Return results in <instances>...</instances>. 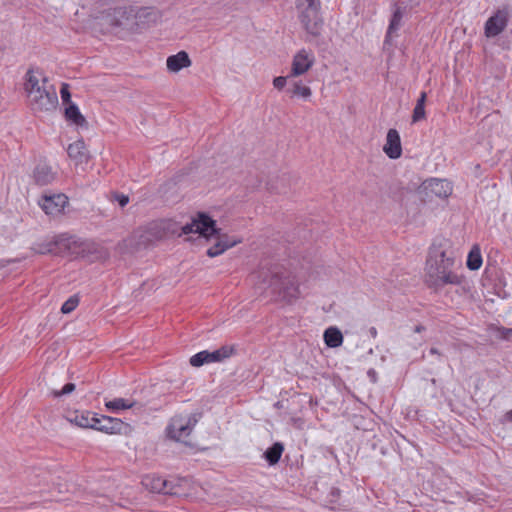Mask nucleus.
<instances>
[{
  "label": "nucleus",
  "mask_w": 512,
  "mask_h": 512,
  "mask_svg": "<svg viewBox=\"0 0 512 512\" xmlns=\"http://www.w3.org/2000/svg\"><path fill=\"white\" fill-rule=\"evenodd\" d=\"M461 262L456 259L454 251L443 244H433L426 261V283L435 290L446 285H460L463 276L458 274Z\"/></svg>",
  "instance_id": "nucleus-1"
},
{
  "label": "nucleus",
  "mask_w": 512,
  "mask_h": 512,
  "mask_svg": "<svg viewBox=\"0 0 512 512\" xmlns=\"http://www.w3.org/2000/svg\"><path fill=\"white\" fill-rule=\"evenodd\" d=\"M252 280L255 289L259 293L270 291L272 295L278 296L289 303L296 300L300 295L295 277L282 271V268L278 265L260 267L258 271L252 274Z\"/></svg>",
  "instance_id": "nucleus-2"
},
{
  "label": "nucleus",
  "mask_w": 512,
  "mask_h": 512,
  "mask_svg": "<svg viewBox=\"0 0 512 512\" xmlns=\"http://www.w3.org/2000/svg\"><path fill=\"white\" fill-rule=\"evenodd\" d=\"M25 91L32 110L50 112L58 106V96L55 87L49 84L47 77H39L33 70L26 73Z\"/></svg>",
  "instance_id": "nucleus-3"
},
{
  "label": "nucleus",
  "mask_w": 512,
  "mask_h": 512,
  "mask_svg": "<svg viewBox=\"0 0 512 512\" xmlns=\"http://www.w3.org/2000/svg\"><path fill=\"white\" fill-rule=\"evenodd\" d=\"M297 7L300 9V22L306 32L314 37L319 36L323 27L319 1L297 0Z\"/></svg>",
  "instance_id": "nucleus-4"
},
{
  "label": "nucleus",
  "mask_w": 512,
  "mask_h": 512,
  "mask_svg": "<svg viewBox=\"0 0 512 512\" xmlns=\"http://www.w3.org/2000/svg\"><path fill=\"white\" fill-rule=\"evenodd\" d=\"M147 9H140L135 12L133 8L118 7L108 14L107 20L113 27H122L127 30H134L138 26L137 18L146 17Z\"/></svg>",
  "instance_id": "nucleus-5"
},
{
  "label": "nucleus",
  "mask_w": 512,
  "mask_h": 512,
  "mask_svg": "<svg viewBox=\"0 0 512 512\" xmlns=\"http://www.w3.org/2000/svg\"><path fill=\"white\" fill-rule=\"evenodd\" d=\"M453 191L451 182L446 179L431 178L425 180L419 187L418 193L423 201L434 198L447 199Z\"/></svg>",
  "instance_id": "nucleus-6"
},
{
  "label": "nucleus",
  "mask_w": 512,
  "mask_h": 512,
  "mask_svg": "<svg viewBox=\"0 0 512 512\" xmlns=\"http://www.w3.org/2000/svg\"><path fill=\"white\" fill-rule=\"evenodd\" d=\"M197 422L196 415H176L166 428L167 435L173 440L182 441L191 434Z\"/></svg>",
  "instance_id": "nucleus-7"
},
{
  "label": "nucleus",
  "mask_w": 512,
  "mask_h": 512,
  "mask_svg": "<svg viewBox=\"0 0 512 512\" xmlns=\"http://www.w3.org/2000/svg\"><path fill=\"white\" fill-rule=\"evenodd\" d=\"M181 230L183 234L198 233L207 239L218 234L215 221L204 213H200L191 223L182 226Z\"/></svg>",
  "instance_id": "nucleus-8"
},
{
  "label": "nucleus",
  "mask_w": 512,
  "mask_h": 512,
  "mask_svg": "<svg viewBox=\"0 0 512 512\" xmlns=\"http://www.w3.org/2000/svg\"><path fill=\"white\" fill-rule=\"evenodd\" d=\"M233 351L234 349L231 346H222L221 348L212 352L204 350L193 355L190 358L189 363L193 367H200L207 363L220 362L229 358Z\"/></svg>",
  "instance_id": "nucleus-9"
},
{
  "label": "nucleus",
  "mask_w": 512,
  "mask_h": 512,
  "mask_svg": "<svg viewBox=\"0 0 512 512\" xmlns=\"http://www.w3.org/2000/svg\"><path fill=\"white\" fill-rule=\"evenodd\" d=\"M509 22V12L506 8L498 9L490 16L484 26V34L487 38H493L501 34Z\"/></svg>",
  "instance_id": "nucleus-10"
},
{
  "label": "nucleus",
  "mask_w": 512,
  "mask_h": 512,
  "mask_svg": "<svg viewBox=\"0 0 512 512\" xmlns=\"http://www.w3.org/2000/svg\"><path fill=\"white\" fill-rule=\"evenodd\" d=\"M314 61L315 58L311 52L301 49L293 57L290 76L303 75L313 66Z\"/></svg>",
  "instance_id": "nucleus-11"
},
{
  "label": "nucleus",
  "mask_w": 512,
  "mask_h": 512,
  "mask_svg": "<svg viewBox=\"0 0 512 512\" xmlns=\"http://www.w3.org/2000/svg\"><path fill=\"white\" fill-rule=\"evenodd\" d=\"M54 255L65 256L76 253L79 247L78 240L68 234L57 235L52 238Z\"/></svg>",
  "instance_id": "nucleus-12"
},
{
  "label": "nucleus",
  "mask_w": 512,
  "mask_h": 512,
  "mask_svg": "<svg viewBox=\"0 0 512 512\" xmlns=\"http://www.w3.org/2000/svg\"><path fill=\"white\" fill-rule=\"evenodd\" d=\"M127 428L128 425L123 421L109 416H97L94 421V429L107 434H121Z\"/></svg>",
  "instance_id": "nucleus-13"
},
{
  "label": "nucleus",
  "mask_w": 512,
  "mask_h": 512,
  "mask_svg": "<svg viewBox=\"0 0 512 512\" xmlns=\"http://www.w3.org/2000/svg\"><path fill=\"white\" fill-rule=\"evenodd\" d=\"M67 203L68 198L64 194L44 195L39 202L43 211L53 216L60 214Z\"/></svg>",
  "instance_id": "nucleus-14"
},
{
  "label": "nucleus",
  "mask_w": 512,
  "mask_h": 512,
  "mask_svg": "<svg viewBox=\"0 0 512 512\" xmlns=\"http://www.w3.org/2000/svg\"><path fill=\"white\" fill-rule=\"evenodd\" d=\"M142 485L151 492L173 494L171 482L157 475H147L142 479Z\"/></svg>",
  "instance_id": "nucleus-15"
},
{
  "label": "nucleus",
  "mask_w": 512,
  "mask_h": 512,
  "mask_svg": "<svg viewBox=\"0 0 512 512\" xmlns=\"http://www.w3.org/2000/svg\"><path fill=\"white\" fill-rule=\"evenodd\" d=\"M385 154L390 159H398L402 154L400 135L396 129H389L386 136V143L383 147Z\"/></svg>",
  "instance_id": "nucleus-16"
},
{
  "label": "nucleus",
  "mask_w": 512,
  "mask_h": 512,
  "mask_svg": "<svg viewBox=\"0 0 512 512\" xmlns=\"http://www.w3.org/2000/svg\"><path fill=\"white\" fill-rule=\"evenodd\" d=\"M166 65L170 72H179L181 69L189 67L191 60L187 52L180 51L175 55L169 56Z\"/></svg>",
  "instance_id": "nucleus-17"
},
{
  "label": "nucleus",
  "mask_w": 512,
  "mask_h": 512,
  "mask_svg": "<svg viewBox=\"0 0 512 512\" xmlns=\"http://www.w3.org/2000/svg\"><path fill=\"white\" fill-rule=\"evenodd\" d=\"M34 179L39 185H47L55 179V173L47 164H38L34 170Z\"/></svg>",
  "instance_id": "nucleus-18"
},
{
  "label": "nucleus",
  "mask_w": 512,
  "mask_h": 512,
  "mask_svg": "<svg viewBox=\"0 0 512 512\" xmlns=\"http://www.w3.org/2000/svg\"><path fill=\"white\" fill-rule=\"evenodd\" d=\"M67 153L77 164H81L87 160L85 143L82 140L71 143L67 148Z\"/></svg>",
  "instance_id": "nucleus-19"
},
{
  "label": "nucleus",
  "mask_w": 512,
  "mask_h": 512,
  "mask_svg": "<svg viewBox=\"0 0 512 512\" xmlns=\"http://www.w3.org/2000/svg\"><path fill=\"white\" fill-rule=\"evenodd\" d=\"M238 241H231L228 237H217V242L207 250V255L211 258L224 253L227 249L232 248Z\"/></svg>",
  "instance_id": "nucleus-20"
},
{
  "label": "nucleus",
  "mask_w": 512,
  "mask_h": 512,
  "mask_svg": "<svg viewBox=\"0 0 512 512\" xmlns=\"http://www.w3.org/2000/svg\"><path fill=\"white\" fill-rule=\"evenodd\" d=\"M170 221L161 220L153 222L149 225V232L157 239L165 237L168 233H175L176 231L171 228Z\"/></svg>",
  "instance_id": "nucleus-21"
},
{
  "label": "nucleus",
  "mask_w": 512,
  "mask_h": 512,
  "mask_svg": "<svg viewBox=\"0 0 512 512\" xmlns=\"http://www.w3.org/2000/svg\"><path fill=\"white\" fill-rule=\"evenodd\" d=\"M325 344L330 348H336L342 345L343 335L336 327H329L324 332Z\"/></svg>",
  "instance_id": "nucleus-22"
},
{
  "label": "nucleus",
  "mask_w": 512,
  "mask_h": 512,
  "mask_svg": "<svg viewBox=\"0 0 512 512\" xmlns=\"http://www.w3.org/2000/svg\"><path fill=\"white\" fill-rule=\"evenodd\" d=\"M402 18L403 9L400 6H396L388 26L385 42H388L392 37L393 33H395L400 28Z\"/></svg>",
  "instance_id": "nucleus-23"
},
{
  "label": "nucleus",
  "mask_w": 512,
  "mask_h": 512,
  "mask_svg": "<svg viewBox=\"0 0 512 512\" xmlns=\"http://www.w3.org/2000/svg\"><path fill=\"white\" fill-rule=\"evenodd\" d=\"M283 450V444L280 442H276L265 451L264 457L270 465H275L276 463L279 462Z\"/></svg>",
  "instance_id": "nucleus-24"
},
{
  "label": "nucleus",
  "mask_w": 512,
  "mask_h": 512,
  "mask_svg": "<svg viewBox=\"0 0 512 512\" xmlns=\"http://www.w3.org/2000/svg\"><path fill=\"white\" fill-rule=\"evenodd\" d=\"M135 405V401L124 399V398H115L113 400H109L105 402V407L110 411H119L125 409H131Z\"/></svg>",
  "instance_id": "nucleus-25"
},
{
  "label": "nucleus",
  "mask_w": 512,
  "mask_h": 512,
  "mask_svg": "<svg viewBox=\"0 0 512 512\" xmlns=\"http://www.w3.org/2000/svg\"><path fill=\"white\" fill-rule=\"evenodd\" d=\"M288 91L292 96H298L303 99H309L312 94L310 87L303 85L301 81H290Z\"/></svg>",
  "instance_id": "nucleus-26"
},
{
  "label": "nucleus",
  "mask_w": 512,
  "mask_h": 512,
  "mask_svg": "<svg viewBox=\"0 0 512 512\" xmlns=\"http://www.w3.org/2000/svg\"><path fill=\"white\" fill-rule=\"evenodd\" d=\"M65 117L67 118V120L71 121L72 123H74L78 126H82L86 122L85 118L80 113L77 105H75L73 103H70L65 108Z\"/></svg>",
  "instance_id": "nucleus-27"
},
{
  "label": "nucleus",
  "mask_w": 512,
  "mask_h": 512,
  "mask_svg": "<svg viewBox=\"0 0 512 512\" xmlns=\"http://www.w3.org/2000/svg\"><path fill=\"white\" fill-rule=\"evenodd\" d=\"M482 265V256L480 249L474 246L467 257V267L470 270H478Z\"/></svg>",
  "instance_id": "nucleus-28"
},
{
  "label": "nucleus",
  "mask_w": 512,
  "mask_h": 512,
  "mask_svg": "<svg viewBox=\"0 0 512 512\" xmlns=\"http://www.w3.org/2000/svg\"><path fill=\"white\" fill-rule=\"evenodd\" d=\"M96 417V414L86 412L80 415H76L73 421L79 427L94 429V421H96Z\"/></svg>",
  "instance_id": "nucleus-29"
},
{
  "label": "nucleus",
  "mask_w": 512,
  "mask_h": 512,
  "mask_svg": "<svg viewBox=\"0 0 512 512\" xmlns=\"http://www.w3.org/2000/svg\"><path fill=\"white\" fill-rule=\"evenodd\" d=\"M52 245L53 241L50 239L36 243L32 249L38 254H54V247Z\"/></svg>",
  "instance_id": "nucleus-30"
},
{
  "label": "nucleus",
  "mask_w": 512,
  "mask_h": 512,
  "mask_svg": "<svg viewBox=\"0 0 512 512\" xmlns=\"http://www.w3.org/2000/svg\"><path fill=\"white\" fill-rule=\"evenodd\" d=\"M79 300L76 296H71L68 300H66L62 307L61 312L64 314H68L72 312L78 306Z\"/></svg>",
  "instance_id": "nucleus-31"
},
{
  "label": "nucleus",
  "mask_w": 512,
  "mask_h": 512,
  "mask_svg": "<svg viewBox=\"0 0 512 512\" xmlns=\"http://www.w3.org/2000/svg\"><path fill=\"white\" fill-rule=\"evenodd\" d=\"M75 390V384L73 383H67L63 386L62 389L60 390H57V389H53L51 391V395L55 398H58V397H61V396H65V395H68L70 393H72L73 391Z\"/></svg>",
  "instance_id": "nucleus-32"
},
{
  "label": "nucleus",
  "mask_w": 512,
  "mask_h": 512,
  "mask_svg": "<svg viewBox=\"0 0 512 512\" xmlns=\"http://www.w3.org/2000/svg\"><path fill=\"white\" fill-rule=\"evenodd\" d=\"M425 107L420 105H415L412 115V121L414 123L419 122L425 118Z\"/></svg>",
  "instance_id": "nucleus-33"
},
{
  "label": "nucleus",
  "mask_w": 512,
  "mask_h": 512,
  "mask_svg": "<svg viewBox=\"0 0 512 512\" xmlns=\"http://www.w3.org/2000/svg\"><path fill=\"white\" fill-rule=\"evenodd\" d=\"M291 78H294L293 76H290L287 75V76H278V77H275L274 80H273V86L278 89V90H281L285 87L287 81H291L290 79Z\"/></svg>",
  "instance_id": "nucleus-34"
},
{
  "label": "nucleus",
  "mask_w": 512,
  "mask_h": 512,
  "mask_svg": "<svg viewBox=\"0 0 512 512\" xmlns=\"http://www.w3.org/2000/svg\"><path fill=\"white\" fill-rule=\"evenodd\" d=\"M61 98L64 104H70L71 103V94L69 91V85L66 83H63L60 89Z\"/></svg>",
  "instance_id": "nucleus-35"
},
{
  "label": "nucleus",
  "mask_w": 512,
  "mask_h": 512,
  "mask_svg": "<svg viewBox=\"0 0 512 512\" xmlns=\"http://www.w3.org/2000/svg\"><path fill=\"white\" fill-rule=\"evenodd\" d=\"M112 199L116 201L120 207H125L129 203V197L125 194L115 192L112 194Z\"/></svg>",
  "instance_id": "nucleus-36"
},
{
  "label": "nucleus",
  "mask_w": 512,
  "mask_h": 512,
  "mask_svg": "<svg viewBox=\"0 0 512 512\" xmlns=\"http://www.w3.org/2000/svg\"><path fill=\"white\" fill-rule=\"evenodd\" d=\"M502 337L504 339H511L512 338V329L511 328H505L502 330Z\"/></svg>",
  "instance_id": "nucleus-37"
},
{
  "label": "nucleus",
  "mask_w": 512,
  "mask_h": 512,
  "mask_svg": "<svg viewBox=\"0 0 512 512\" xmlns=\"http://www.w3.org/2000/svg\"><path fill=\"white\" fill-rule=\"evenodd\" d=\"M425 102H426V93L425 92H421L420 97L418 98L416 105H420V106L425 107Z\"/></svg>",
  "instance_id": "nucleus-38"
},
{
  "label": "nucleus",
  "mask_w": 512,
  "mask_h": 512,
  "mask_svg": "<svg viewBox=\"0 0 512 512\" xmlns=\"http://www.w3.org/2000/svg\"><path fill=\"white\" fill-rule=\"evenodd\" d=\"M424 330H425V327H424L423 325H417V326H415V328H414V332H416V333H421V332H423Z\"/></svg>",
  "instance_id": "nucleus-39"
},
{
  "label": "nucleus",
  "mask_w": 512,
  "mask_h": 512,
  "mask_svg": "<svg viewBox=\"0 0 512 512\" xmlns=\"http://www.w3.org/2000/svg\"><path fill=\"white\" fill-rule=\"evenodd\" d=\"M369 334H370L373 338H375V337L377 336V329H376L375 327H371V328L369 329Z\"/></svg>",
  "instance_id": "nucleus-40"
},
{
  "label": "nucleus",
  "mask_w": 512,
  "mask_h": 512,
  "mask_svg": "<svg viewBox=\"0 0 512 512\" xmlns=\"http://www.w3.org/2000/svg\"><path fill=\"white\" fill-rule=\"evenodd\" d=\"M430 354H433V355H440V353H439L438 349H436V348H431V349H430Z\"/></svg>",
  "instance_id": "nucleus-41"
},
{
  "label": "nucleus",
  "mask_w": 512,
  "mask_h": 512,
  "mask_svg": "<svg viewBox=\"0 0 512 512\" xmlns=\"http://www.w3.org/2000/svg\"><path fill=\"white\" fill-rule=\"evenodd\" d=\"M511 413H512V410H511Z\"/></svg>",
  "instance_id": "nucleus-42"
}]
</instances>
